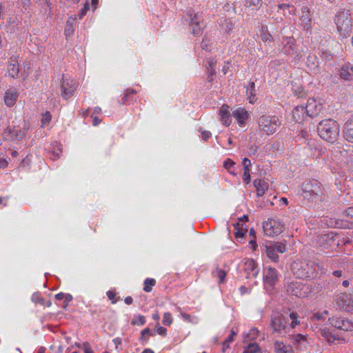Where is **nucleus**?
I'll return each mask as SVG.
<instances>
[{
  "label": "nucleus",
  "instance_id": "6ab92c4d",
  "mask_svg": "<svg viewBox=\"0 0 353 353\" xmlns=\"http://www.w3.org/2000/svg\"><path fill=\"white\" fill-rule=\"evenodd\" d=\"M229 109L228 105H223L219 110V120L225 126H229L232 122Z\"/></svg>",
  "mask_w": 353,
  "mask_h": 353
},
{
  "label": "nucleus",
  "instance_id": "e2e57ef3",
  "mask_svg": "<svg viewBox=\"0 0 353 353\" xmlns=\"http://www.w3.org/2000/svg\"><path fill=\"white\" fill-rule=\"evenodd\" d=\"M73 30H72V26L69 21H67L66 28L65 29V33L66 36L72 34Z\"/></svg>",
  "mask_w": 353,
  "mask_h": 353
},
{
  "label": "nucleus",
  "instance_id": "338daca9",
  "mask_svg": "<svg viewBox=\"0 0 353 353\" xmlns=\"http://www.w3.org/2000/svg\"><path fill=\"white\" fill-rule=\"evenodd\" d=\"M345 214L347 216H350L351 218H353V207H349L347 208L345 211Z\"/></svg>",
  "mask_w": 353,
  "mask_h": 353
},
{
  "label": "nucleus",
  "instance_id": "ea45409f",
  "mask_svg": "<svg viewBox=\"0 0 353 353\" xmlns=\"http://www.w3.org/2000/svg\"><path fill=\"white\" fill-rule=\"evenodd\" d=\"M156 284V281L154 279L148 278L144 281L143 283V290L145 292H150L152 290V287H154Z\"/></svg>",
  "mask_w": 353,
  "mask_h": 353
},
{
  "label": "nucleus",
  "instance_id": "f03ea898",
  "mask_svg": "<svg viewBox=\"0 0 353 353\" xmlns=\"http://www.w3.org/2000/svg\"><path fill=\"white\" fill-rule=\"evenodd\" d=\"M294 275L301 279H313L319 274L320 268L312 261L298 260L294 261L291 265Z\"/></svg>",
  "mask_w": 353,
  "mask_h": 353
},
{
  "label": "nucleus",
  "instance_id": "49530a36",
  "mask_svg": "<svg viewBox=\"0 0 353 353\" xmlns=\"http://www.w3.org/2000/svg\"><path fill=\"white\" fill-rule=\"evenodd\" d=\"M31 300L35 303H40L41 305L45 304V300L41 297L39 292H34L32 295Z\"/></svg>",
  "mask_w": 353,
  "mask_h": 353
},
{
  "label": "nucleus",
  "instance_id": "dca6fc26",
  "mask_svg": "<svg viewBox=\"0 0 353 353\" xmlns=\"http://www.w3.org/2000/svg\"><path fill=\"white\" fill-rule=\"evenodd\" d=\"M243 266L248 279L255 278L259 272V268L256 263L252 259H244Z\"/></svg>",
  "mask_w": 353,
  "mask_h": 353
},
{
  "label": "nucleus",
  "instance_id": "69168bd1",
  "mask_svg": "<svg viewBox=\"0 0 353 353\" xmlns=\"http://www.w3.org/2000/svg\"><path fill=\"white\" fill-rule=\"evenodd\" d=\"M248 221V216L247 215H243L242 217L239 219L237 223H240V225H243Z\"/></svg>",
  "mask_w": 353,
  "mask_h": 353
},
{
  "label": "nucleus",
  "instance_id": "5fc2aeb1",
  "mask_svg": "<svg viewBox=\"0 0 353 353\" xmlns=\"http://www.w3.org/2000/svg\"><path fill=\"white\" fill-rule=\"evenodd\" d=\"M108 298L111 301L112 304H114L117 302L118 299H116V294L113 291L109 290L106 292Z\"/></svg>",
  "mask_w": 353,
  "mask_h": 353
},
{
  "label": "nucleus",
  "instance_id": "f704fd0d",
  "mask_svg": "<svg viewBox=\"0 0 353 353\" xmlns=\"http://www.w3.org/2000/svg\"><path fill=\"white\" fill-rule=\"evenodd\" d=\"M212 275L214 277L219 279V283H223L225 281V278L226 276V272L225 270L220 269V268H216L213 272Z\"/></svg>",
  "mask_w": 353,
  "mask_h": 353
},
{
  "label": "nucleus",
  "instance_id": "58836bf2",
  "mask_svg": "<svg viewBox=\"0 0 353 353\" xmlns=\"http://www.w3.org/2000/svg\"><path fill=\"white\" fill-rule=\"evenodd\" d=\"M261 350L260 347L256 343L248 344L243 350V353H258Z\"/></svg>",
  "mask_w": 353,
  "mask_h": 353
},
{
  "label": "nucleus",
  "instance_id": "6e6d98bb",
  "mask_svg": "<svg viewBox=\"0 0 353 353\" xmlns=\"http://www.w3.org/2000/svg\"><path fill=\"white\" fill-rule=\"evenodd\" d=\"M250 170H244L242 176L243 181L245 184H248L250 182Z\"/></svg>",
  "mask_w": 353,
  "mask_h": 353
},
{
  "label": "nucleus",
  "instance_id": "864d4df0",
  "mask_svg": "<svg viewBox=\"0 0 353 353\" xmlns=\"http://www.w3.org/2000/svg\"><path fill=\"white\" fill-rule=\"evenodd\" d=\"M181 316L185 321H186L188 322H191V323H196L197 322L196 318H193L194 319V320H193L190 315H189L183 312H181Z\"/></svg>",
  "mask_w": 353,
  "mask_h": 353
},
{
  "label": "nucleus",
  "instance_id": "09e8293b",
  "mask_svg": "<svg viewBox=\"0 0 353 353\" xmlns=\"http://www.w3.org/2000/svg\"><path fill=\"white\" fill-rule=\"evenodd\" d=\"M145 323V319L143 315H139L137 319H133L131 324L133 325H143Z\"/></svg>",
  "mask_w": 353,
  "mask_h": 353
},
{
  "label": "nucleus",
  "instance_id": "9d476101",
  "mask_svg": "<svg viewBox=\"0 0 353 353\" xmlns=\"http://www.w3.org/2000/svg\"><path fill=\"white\" fill-rule=\"evenodd\" d=\"M337 307L345 312L353 313V294L341 293L336 298Z\"/></svg>",
  "mask_w": 353,
  "mask_h": 353
},
{
  "label": "nucleus",
  "instance_id": "a18cd8bd",
  "mask_svg": "<svg viewBox=\"0 0 353 353\" xmlns=\"http://www.w3.org/2000/svg\"><path fill=\"white\" fill-rule=\"evenodd\" d=\"M313 316H314V319L319 320V321H320V320L325 321L326 319H327L328 321L330 320V317H329L328 311H327V310H325L322 313L316 312V313L314 314Z\"/></svg>",
  "mask_w": 353,
  "mask_h": 353
},
{
  "label": "nucleus",
  "instance_id": "603ef678",
  "mask_svg": "<svg viewBox=\"0 0 353 353\" xmlns=\"http://www.w3.org/2000/svg\"><path fill=\"white\" fill-rule=\"evenodd\" d=\"M51 121V114L50 112L46 111L42 116L41 122L43 125L48 124Z\"/></svg>",
  "mask_w": 353,
  "mask_h": 353
},
{
  "label": "nucleus",
  "instance_id": "e433bc0d",
  "mask_svg": "<svg viewBox=\"0 0 353 353\" xmlns=\"http://www.w3.org/2000/svg\"><path fill=\"white\" fill-rule=\"evenodd\" d=\"M343 134L353 135V115L345 122Z\"/></svg>",
  "mask_w": 353,
  "mask_h": 353
},
{
  "label": "nucleus",
  "instance_id": "4c0bfd02",
  "mask_svg": "<svg viewBox=\"0 0 353 353\" xmlns=\"http://www.w3.org/2000/svg\"><path fill=\"white\" fill-rule=\"evenodd\" d=\"M235 163L231 159H227L223 163V167L228 171V172L232 175H236L234 172Z\"/></svg>",
  "mask_w": 353,
  "mask_h": 353
},
{
  "label": "nucleus",
  "instance_id": "3c124183",
  "mask_svg": "<svg viewBox=\"0 0 353 353\" xmlns=\"http://www.w3.org/2000/svg\"><path fill=\"white\" fill-rule=\"evenodd\" d=\"M212 43L210 40L204 39L201 43V48L204 50L210 51L211 50L210 47H211Z\"/></svg>",
  "mask_w": 353,
  "mask_h": 353
},
{
  "label": "nucleus",
  "instance_id": "680f3d73",
  "mask_svg": "<svg viewBox=\"0 0 353 353\" xmlns=\"http://www.w3.org/2000/svg\"><path fill=\"white\" fill-rule=\"evenodd\" d=\"M201 135L203 140L207 141L212 136V134L210 131L203 130L201 131Z\"/></svg>",
  "mask_w": 353,
  "mask_h": 353
},
{
  "label": "nucleus",
  "instance_id": "473e14b6",
  "mask_svg": "<svg viewBox=\"0 0 353 353\" xmlns=\"http://www.w3.org/2000/svg\"><path fill=\"white\" fill-rule=\"evenodd\" d=\"M234 225L235 232L234 236L236 238H242L247 232V228L243 225H240V223H236Z\"/></svg>",
  "mask_w": 353,
  "mask_h": 353
},
{
  "label": "nucleus",
  "instance_id": "f3484780",
  "mask_svg": "<svg viewBox=\"0 0 353 353\" xmlns=\"http://www.w3.org/2000/svg\"><path fill=\"white\" fill-rule=\"evenodd\" d=\"M318 134L321 139L330 141L331 139V121L325 119L319 122L318 127Z\"/></svg>",
  "mask_w": 353,
  "mask_h": 353
},
{
  "label": "nucleus",
  "instance_id": "37998d69",
  "mask_svg": "<svg viewBox=\"0 0 353 353\" xmlns=\"http://www.w3.org/2000/svg\"><path fill=\"white\" fill-rule=\"evenodd\" d=\"M307 65L310 70H312L317 68L316 57L315 55L310 54L307 59Z\"/></svg>",
  "mask_w": 353,
  "mask_h": 353
},
{
  "label": "nucleus",
  "instance_id": "13d9d810",
  "mask_svg": "<svg viewBox=\"0 0 353 353\" xmlns=\"http://www.w3.org/2000/svg\"><path fill=\"white\" fill-rule=\"evenodd\" d=\"M89 10V5L88 3H86L83 8H81V10H80L78 16L79 17V19H82L86 14L87 11Z\"/></svg>",
  "mask_w": 353,
  "mask_h": 353
},
{
  "label": "nucleus",
  "instance_id": "bf43d9fd",
  "mask_svg": "<svg viewBox=\"0 0 353 353\" xmlns=\"http://www.w3.org/2000/svg\"><path fill=\"white\" fill-rule=\"evenodd\" d=\"M63 300L64 305L63 307L65 308L68 303L72 300V296L70 294H65Z\"/></svg>",
  "mask_w": 353,
  "mask_h": 353
},
{
  "label": "nucleus",
  "instance_id": "f257e3e1",
  "mask_svg": "<svg viewBox=\"0 0 353 353\" xmlns=\"http://www.w3.org/2000/svg\"><path fill=\"white\" fill-rule=\"evenodd\" d=\"M290 318L292 322L290 324H288V319L286 316L279 312L272 313L270 321V327L272 332L279 334H286L290 332V328H294L299 324L297 313H290Z\"/></svg>",
  "mask_w": 353,
  "mask_h": 353
},
{
  "label": "nucleus",
  "instance_id": "412c9836",
  "mask_svg": "<svg viewBox=\"0 0 353 353\" xmlns=\"http://www.w3.org/2000/svg\"><path fill=\"white\" fill-rule=\"evenodd\" d=\"M278 272L275 268H270L264 278L265 285H268L272 288L278 280Z\"/></svg>",
  "mask_w": 353,
  "mask_h": 353
},
{
  "label": "nucleus",
  "instance_id": "6e6552de",
  "mask_svg": "<svg viewBox=\"0 0 353 353\" xmlns=\"http://www.w3.org/2000/svg\"><path fill=\"white\" fill-rule=\"evenodd\" d=\"M78 83L76 81L66 74H63L61 83V95L65 99H70L76 91Z\"/></svg>",
  "mask_w": 353,
  "mask_h": 353
},
{
  "label": "nucleus",
  "instance_id": "0eeeda50",
  "mask_svg": "<svg viewBox=\"0 0 353 353\" xmlns=\"http://www.w3.org/2000/svg\"><path fill=\"white\" fill-rule=\"evenodd\" d=\"M332 343H341L346 341L344 334L347 331L353 330V323L345 319H339L336 320L334 325L332 324Z\"/></svg>",
  "mask_w": 353,
  "mask_h": 353
},
{
  "label": "nucleus",
  "instance_id": "4468645a",
  "mask_svg": "<svg viewBox=\"0 0 353 353\" xmlns=\"http://www.w3.org/2000/svg\"><path fill=\"white\" fill-rule=\"evenodd\" d=\"M323 108V103L314 98H309L305 106L306 115L310 117L317 116Z\"/></svg>",
  "mask_w": 353,
  "mask_h": 353
},
{
  "label": "nucleus",
  "instance_id": "f8f14e48",
  "mask_svg": "<svg viewBox=\"0 0 353 353\" xmlns=\"http://www.w3.org/2000/svg\"><path fill=\"white\" fill-rule=\"evenodd\" d=\"M190 25L192 26L191 32L194 35H199L201 33L205 27L202 17L199 13L190 11L188 13Z\"/></svg>",
  "mask_w": 353,
  "mask_h": 353
},
{
  "label": "nucleus",
  "instance_id": "20e7f679",
  "mask_svg": "<svg viewBox=\"0 0 353 353\" xmlns=\"http://www.w3.org/2000/svg\"><path fill=\"white\" fill-rule=\"evenodd\" d=\"M282 124V120L276 115L264 114L258 121L259 128L266 135L274 134Z\"/></svg>",
  "mask_w": 353,
  "mask_h": 353
},
{
  "label": "nucleus",
  "instance_id": "c9c22d12",
  "mask_svg": "<svg viewBox=\"0 0 353 353\" xmlns=\"http://www.w3.org/2000/svg\"><path fill=\"white\" fill-rule=\"evenodd\" d=\"M319 336L328 343L331 341V331L329 327H321L319 330Z\"/></svg>",
  "mask_w": 353,
  "mask_h": 353
},
{
  "label": "nucleus",
  "instance_id": "4d7b16f0",
  "mask_svg": "<svg viewBox=\"0 0 353 353\" xmlns=\"http://www.w3.org/2000/svg\"><path fill=\"white\" fill-rule=\"evenodd\" d=\"M242 163H243L244 170H250L252 163H251L250 160L248 158H247V157L243 158Z\"/></svg>",
  "mask_w": 353,
  "mask_h": 353
},
{
  "label": "nucleus",
  "instance_id": "de8ad7c7",
  "mask_svg": "<svg viewBox=\"0 0 353 353\" xmlns=\"http://www.w3.org/2000/svg\"><path fill=\"white\" fill-rule=\"evenodd\" d=\"M259 334V330L256 327H253L250 330L249 332L245 335V339L248 340H254L256 338Z\"/></svg>",
  "mask_w": 353,
  "mask_h": 353
},
{
  "label": "nucleus",
  "instance_id": "c756f323",
  "mask_svg": "<svg viewBox=\"0 0 353 353\" xmlns=\"http://www.w3.org/2000/svg\"><path fill=\"white\" fill-rule=\"evenodd\" d=\"M220 27L225 32L230 33L234 28V23L231 19H224L220 21Z\"/></svg>",
  "mask_w": 353,
  "mask_h": 353
},
{
  "label": "nucleus",
  "instance_id": "bb28decb",
  "mask_svg": "<svg viewBox=\"0 0 353 353\" xmlns=\"http://www.w3.org/2000/svg\"><path fill=\"white\" fill-rule=\"evenodd\" d=\"M254 185L256 190L258 196H262L265 192L268 190V184L263 180L256 179L254 181Z\"/></svg>",
  "mask_w": 353,
  "mask_h": 353
},
{
  "label": "nucleus",
  "instance_id": "cd10ccee",
  "mask_svg": "<svg viewBox=\"0 0 353 353\" xmlns=\"http://www.w3.org/2000/svg\"><path fill=\"white\" fill-rule=\"evenodd\" d=\"M332 278L341 279L342 280V285L347 288L350 285V279L347 274H344L342 270H336L332 272Z\"/></svg>",
  "mask_w": 353,
  "mask_h": 353
},
{
  "label": "nucleus",
  "instance_id": "b1692460",
  "mask_svg": "<svg viewBox=\"0 0 353 353\" xmlns=\"http://www.w3.org/2000/svg\"><path fill=\"white\" fill-rule=\"evenodd\" d=\"M18 92L14 90H8L4 95V102L8 107H12L17 102Z\"/></svg>",
  "mask_w": 353,
  "mask_h": 353
},
{
  "label": "nucleus",
  "instance_id": "a878e982",
  "mask_svg": "<svg viewBox=\"0 0 353 353\" xmlns=\"http://www.w3.org/2000/svg\"><path fill=\"white\" fill-rule=\"evenodd\" d=\"M306 115V109L303 105H297L292 110V117L296 122H301Z\"/></svg>",
  "mask_w": 353,
  "mask_h": 353
},
{
  "label": "nucleus",
  "instance_id": "0e129e2a",
  "mask_svg": "<svg viewBox=\"0 0 353 353\" xmlns=\"http://www.w3.org/2000/svg\"><path fill=\"white\" fill-rule=\"evenodd\" d=\"M114 345H115V348L116 349H118L119 346L122 343V340L121 338L119 337H117V338H114L113 340H112Z\"/></svg>",
  "mask_w": 353,
  "mask_h": 353
},
{
  "label": "nucleus",
  "instance_id": "423d86ee",
  "mask_svg": "<svg viewBox=\"0 0 353 353\" xmlns=\"http://www.w3.org/2000/svg\"><path fill=\"white\" fill-rule=\"evenodd\" d=\"M337 32L342 38H347L352 31L351 14L349 10L338 12L335 17Z\"/></svg>",
  "mask_w": 353,
  "mask_h": 353
},
{
  "label": "nucleus",
  "instance_id": "39448f33",
  "mask_svg": "<svg viewBox=\"0 0 353 353\" xmlns=\"http://www.w3.org/2000/svg\"><path fill=\"white\" fill-rule=\"evenodd\" d=\"M323 190L321 184L316 179L305 181L302 183V195L310 202L321 199Z\"/></svg>",
  "mask_w": 353,
  "mask_h": 353
},
{
  "label": "nucleus",
  "instance_id": "4be33fe9",
  "mask_svg": "<svg viewBox=\"0 0 353 353\" xmlns=\"http://www.w3.org/2000/svg\"><path fill=\"white\" fill-rule=\"evenodd\" d=\"M273 350L274 353H294L292 345L285 344L282 341H275L274 342Z\"/></svg>",
  "mask_w": 353,
  "mask_h": 353
},
{
  "label": "nucleus",
  "instance_id": "2eb2a0df",
  "mask_svg": "<svg viewBox=\"0 0 353 353\" xmlns=\"http://www.w3.org/2000/svg\"><path fill=\"white\" fill-rule=\"evenodd\" d=\"M28 126L25 124L22 129L15 128H7L4 132V136L6 139H10L12 141L21 140L26 134Z\"/></svg>",
  "mask_w": 353,
  "mask_h": 353
},
{
  "label": "nucleus",
  "instance_id": "72a5a7b5",
  "mask_svg": "<svg viewBox=\"0 0 353 353\" xmlns=\"http://www.w3.org/2000/svg\"><path fill=\"white\" fill-rule=\"evenodd\" d=\"M39 5L41 6V12L44 16L49 17L51 15L50 3L47 0H40Z\"/></svg>",
  "mask_w": 353,
  "mask_h": 353
},
{
  "label": "nucleus",
  "instance_id": "2f4dec72",
  "mask_svg": "<svg viewBox=\"0 0 353 353\" xmlns=\"http://www.w3.org/2000/svg\"><path fill=\"white\" fill-rule=\"evenodd\" d=\"M330 237L328 234L322 235L318 241L317 244L323 250H329L331 247V243H330Z\"/></svg>",
  "mask_w": 353,
  "mask_h": 353
},
{
  "label": "nucleus",
  "instance_id": "8fccbe9b",
  "mask_svg": "<svg viewBox=\"0 0 353 353\" xmlns=\"http://www.w3.org/2000/svg\"><path fill=\"white\" fill-rule=\"evenodd\" d=\"M172 317L170 312H165L163 314V318L162 320V323L165 325H170L172 323Z\"/></svg>",
  "mask_w": 353,
  "mask_h": 353
},
{
  "label": "nucleus",
  "instance_id": "774afa93",
  "mask_svg": "<svg viewBox=\"0 0 353 353\" xmlns=\"http://www.w3.org/2000/svg\"><path fill=\"white\" fill-rule=\"evenodd\" d=\"M8 166V161L5 159H0V168H5Z\"/></svg>",
  "mask_w": 353,
  "mask_h": 353
},
{
  "label": "nucleus",
  "instance_id": "9b49d317",
  "mask_svg": "<svg viewBox=\"0 0 353 353\" xmlns=\"http://www.w3.org/2000/svg\"><path fill=\"white\" fill-rule=\"evenodd\" d=\"M266 254L268 257L274 262L279 259L278 254L284 253L286 251V246L281 242H272L266 245Z\"/></svg>",
  "mask_w": 353,
  "mask_h": 353
},
{
  "label": "nucleus",
  "instance_id": "5701e85b",
  "mask_svg": "<svg viewBox=\"0 0 353 353\" xmlns=\"http://www.w3.org/2000/svg\"><path fill=\"white\" fill-rule=\"evenodd\" d=\"M290 339L294 345L301 350L305 347L307 343L306 336L301 334H296L290 336Z\"/></svg>",
  "mask_w": 353,
  "mask_h": 353
},
{
  "label": "nucleus",
  "instance_id": "aec40b11",
  "mask_svg": "<svg viewBox=\"0 0 353 353\" xmlns=\"http://www.w3.org/2000/svg\"><path fill=\"white\" fill-rule=\"evenodd\" d=\"M8 72L12 78H17L19 72V67L17 57L12 56L10 58L9 65L8 66Z\"/></svg>",
  "mask_w": 353,
  "mask_h": 353
},
{
  "label": "nucleus",
  "instance_id": "c03bdc74",
  "mask_svg": "<svg viewBox=\"0 0 353 353\" xmlns=\"http://www.w3.org/2000/svg\"><path fill=\"white\" fill-rule=\"evenodd\" d=\"M261 37L263 42L272 43L273 41L272 36L265 30L263 26L261 27Z\"/></svg>",
  "mask_w": 353,
  "mask_h": 353
},
{
  "label": "nucleus",
  "instance_id": "052dcab7",
  "mask_svg": "<svg viewBox=\"0 0 353 353\" xmlns=\"http://www.w3.org/2000/svg\"><path fill=\"white\" fill-rule=\"evenodd\" d=\"M156 331L159 335H161V336H165L167 334V330H166V328H165L163 327H161V326L157 327Z\"/></svg>",
  "mask_w": 353,
  "mask_h": 353
},
{
  "label": "nucleus",
  "instance_id": "7ed1b4c3",
  "mask_svg": "<svg viewBox=\"0 0 353 353\" xmlns=\"http://www.w3.org/2000/svg\"><path fill=\"white\" fill-rule=\"evenodd\" d=\"M279 51L291 57L294 62H298L303 57L301 52L299 50L296 41L293 37H283L279 45Z\"/></svg>",
  "mask_w": 353,
  "mask_h": 353
},
{
  "label": "nucleus",
  "instance_id": "a211bd4d",
  "mask_svg": "<svg viewBox=\"0 0 353 353\" xmlns=\"http://www.w3.org/2000/svg\"><path fill=\"white\" fill-rule=\"evenodd\" d=\"M232 116L236 120L240 126H243L249 118L248 111L243 108H238L234 110L232 113Z\"/></svg>",
  "mask_w": 353,
  "mask_h": 353
},
{
  "label": "nucleus",
  "instance_id": "79ce46f5",
  "mask_svg": "<svg viewBox=\"0 0 353 353\" xmlns=\"http://www.w3.org/2000/svg\"><path fill=\"white\" fill-rule=\"evenodd\" d=\"M300 20L301 21V25L304 27V28L308 29L310 27L311 19H310V14H308V13L303 14L300 18Z\"/></svg>",
  "mask_w": 353,
  "mask_h": 353
},
{
  "label": "nucleus",
  "instance_id": "a19ab883",
  "mask_svg": "<svg viewBox=\"0 0 353 353\" xmlns=\"http://www.w3.org/2000/svg\"><path fill=\"white\" fill-rule=\"evenodd\" d=\"M262 4V0H245V6L252 10L259 9Z\"/></svg>",
  "mask_w": 353,
  "mask_h": 353
},
{
  "label": "nucleus",
  "instance_id": "ddd939ff",
  "mask_svg": "<svg viewBox=\"0 0 353 353\" xmlns=\"http://www.w3.org/2000/svg\"><path fill=\"white\" fill-rule=\"evenodd\" d=\"M307 287L299 281H292L286 286L288 294L296 297H305L307 294Z\"/></svg>",
  "mask_w": 353,
  "mask_h": 353
},
{
  "label": "nucleus",
  "instance_id": "7c9ffc66",
  "mask_svg": "<svg viewBox=\"0 0 353 353\" xmlns=\"http://www.w3.org/2000/svg\"><path fill=\"white\" fill-rule=\"evenodd\" d=\"M208 65L206 66L208 72V78H211L216 74L215 65L217 61L215 58H209L206 60Z\"/></svg>",
  "mask_w": 353,
  "mask_h": 353
},
{
  "label": "nucleus",
  "instance_id": "1a4fd4ad",
  "mask_svg": "<svg viewBox=\"0 0 353 353\" xmlns=\"http://www.w3.org/2000/svg\"><path fill=\"white\" fill-rule=\"evenodd\" d=\"M263 228L266 236H273L281 233L285 229V226L281 221L270 219L263 223Z\"/></svg>",
  "mask_w": 353,
  "mask_h": 353
},
{
  "label": "nucleus",
  "instance_id": "c85d7f7f",
  "mask_svg": "<svg viewBox=\"0 0 353 353\" xmlns=\"http://www.w3.org/2000/svg\"><path fill=\"white\" fill-rule=\"evenodd\" d=\"M246 94L249 102L254 104L256 101L255 84L254 82H250L249 87L246 90Z\"/></svg>",
  "mask_w": 353,
  "mask_h": 353
},
{
  "label": "nucleus",
  "instance_id": "393cba45",
  "mask_svg": "<svg viewBox=\"0 0 353 353\" xmlns=\"http://www.w3.org/2000/svg\"><path fill=\"white\" fill-rule=\"evenodd\" d=\"M339 75L341 79L350 81L353 79V65L350 63L343 65L339 70Z\"/></svg>",
  "mask_w": 353,
  "mask_h": 353
}]
</instances>
